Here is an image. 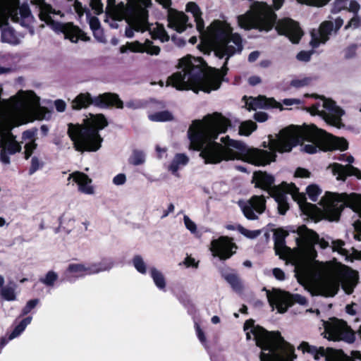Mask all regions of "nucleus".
<instances>
[{"mask_svg":"<svg viewBox=\"0 0 361 361\" xmlns=\"http://www.w3.org/2000/svg\"><path fill=\"white\" fill-rule=\"evenodd\" d=\"M75 223L76 221L75 216L70 213L63 214L60 219L61 226L68 233L75 228Z\"/></svg>","mask_w":361,"mask_h":361,"instance_id":"2f4dec72","label":"nucleus"},{"mask_svg":"<svg viewBox=\"0 0 361 361\" xmlns=\"http://www.w3.org/2000/svg\"><path fill=\"white\" fill-rule=\"evenodd\" d=\"M149 274L156 287L161 290H165L166 281L164 274L156 267H152L149 269Z\"/></svg>","mask_w":361,"mask_h":361,"instance_id":"c85d7f7f","label":"nucleus"},{"mask_svg":"<svg viewBox=\"0 0 361 361\" xmlns=\"http://www.w3.org/2000/svg\"><path fill=\"white\" fill-rule=\"evenodd\" d=\"M247 110H255L267 108H279L283 109L281 104L277 102L272 98H267L264 96L257 97H250L245 102Z\"/></svg>","mask_w":361,"mask_h":361,"instance_id":"4be33fe9","label":"nucleus"},{"mask_svg":"<svg viewBox=\"0 0 361 361\" xmlns=\"http://www.w3.org/2000/svg\"><path fill=\"white\" fill-rule=\"evenodd\" d=\"M90 6L96 14H100L104 11V6L101 0H91Z\"/></svg>","mask_w":361,"mask_h":361,"instance_id":"3c124183","label":"nucleus"},{"mask_svg":"<svg viewBox=\"0 0 361 361\" xmlns=\"http://www.w3.org/2000/svg\"><path fill=\"white\" fill-rule=\"evenodd\" d=\"M311 113L322 116L328 124L337 128H341L343 126L341 123V116L343 115V111L331 99H321L316 104L312 106Z\"/></svg>","mask_w":361,"mask_h":361,"instance_id":"ddd939ff","label":"nucleus"},{"mask_svg":"<svg viewBox=\"0 0 361 361\" xmlns=\"http://www.w3.org/2000/svg\"><path fill=\"white\" fill-rule=\"evenodd\" d=\"M257 129V124L252 121H245L240 123L238 133L243 136H249Z\"/></svg>","mask_w":361,"mask_h":361,"instance_id":"f704fd0d","label":"nucleus"},{"mask_svg":"<svg viewBox=\"0 0 361 361\" xmlns=\"http://www.w3.org/2000/svg\"><path fill=\"white\" fill-rule=\"evenodd\" d=\"M254 118L259 122H264L267 120L268 116L266 113L259 111L255 114Z\"/></svg>","mask_w":361,"mask_h":361,"instance_id":"e2e57ef3","label":"nucleus"},{"mask_svg":"<svg viewBox=\"0 0 361 361\" xmlns=\"http://www.w3.org/2000/svg\"><path fill=\"white\" fill-rule=\"evenodd\" d=\"M267 298L270 305L275 307L279 313L286 312L288 307L294 303L305 305L307 300L299 294H290L280 290H274L272 292L267 290Z\"/></svg>","mask_w":361,"mask_h":361,"instance_id":"2eb2a0df","label":"nucleus"},{"mask_svg":"<svg viewBox=\"0 0 361 361\" xmlns=\"http://www.w3.org/2000/svg\"><path fill=\"white\" fill-rule=\"evenodd\" d=\"M302 103L299 99H285L283 100V104L286 106L298 105Z\"/></svg>","mask_w":361,"mask_h":361,"instance_id":"0e129e2a","label":"nucleus"},{"mask_svg":"<svg viewBox=\"0 0 361 361\" xmlns=\"http://www.w3.org/2000/svg\"><path fill=\"white\" fill-rule=\"evenodd\" d=\"M67 272L75 277H83L87 275H91V268L90 264L80 263L70 264L67 268Z\"/></svg>","mask_w":361,"mask_h":361,"instance_id":"bb28decb","label":"nucleus"},{"mask_svg":"<svg viewBox=\"0 0 361 361\" xmlns=\"http://www.w3.org/2000/svg\"><path fill=\"white\" fill-rule=\"evenodd\" d=\"M90 25L92 30H98L99 27V22L98 19L97 18H91L90 21Z\"/></svg>","mask_w":361,"mask_h":361,"instance_id":"338daca9","label":"nucleus"},{"mask_svg":"<svg viewBox=\"0 0 361 361\" xmlns=\"http://www.w3.org/2000/svg\"><path fill=\"white\" fill-rule=\"evenodd\" d=\"M149 119L155 122H165L172 121L173 116L169 111H163L149 114Z\"/></svg>","mask_w":361,"mask_h":361,"instance_id":"72a5a7b5","label":"nucleus"},{"mask_svg":"<svg viewBox=\"0 0 361 361\" xmlns=\"http://www.w3.org/2000/svg\"><path fill=\"white\" fill-rule=\"evenodd\" d=\"M310 173L305 169L298 168L295 171V176L299 178H308Z\"/></svg>","mask_w":361,"mask_h":361,"instance_id":"bf43d9fd","label":"nucleus"},{"mask_svg":"<svg viewBox=\"0 0 361 361\" xmlns=\"http://www.w3.org/2000/svg\"><path fill=\"white\" fill-rule=\"evenodd\" d=\"M112 182L116 185H122L126 182V176L124 173L117 174L114 177Z\"/></svg>","mask_w":361,"mask_h":361,"instance_id":"13d9d810","label":"nucleus"},{"mask_svg":"<svg viewBox=\"0 0 361 361\" xmlns=\"http://www.w3.org/2000/svg\"><path fill=\"white\" fill-rule=\"evenodd\" d=\"M54 106L57 111L63 112L66 108V102L62 99H57L54 102Z\"/></svg>","mask_w":361,"mask_h":361,"instance_id":"052dcab7","label":"nucleus"},{"mask_svg":"<svg viewBox=\"0 0 361 361\" xmlns=\"http://www.w3.org/2000/svg\"><path fill=\"white\" fill-rule=\"evenodd\" d=\"M32 317H28L24 319H23L20 324L16 326V328L13 329V331L11 332V334L9 335L8 340H13L15 338L20 336L25 329L27 326L30 324L32 322Z\"/></svg>","mask_w":361,"mask_h":361,"instance_id":"c9c22d12","label":"nucleus"},{"mask_svg":"<svg viewBox=\"0 0 361 361\" xmlns=\"http://www.w3.org/2000/svg\"><path fill=\"white\" fill-rule=\"evenodd\" d=\"M297 233L299 237L296 240L297 248L294 250L286 245L287 231L278 229L274 238L276 254L294 265L298 281L308 286V290L312 295L334 297L340 285L345 293L351 294L358 281L357 272L341 264L334 266L316 261L314 245L318 244L322 248H326L329 242L319 239L316 233L305 226L298 227Z\"/></svg>","mask_w":361,"mask_h":361,"instance_id":"f03ea898","label":"nucleus"},{"mask_svg":"<svg viewBox=\"0 0 361 361\" xmlns=\"http://www.w3.org/2000/svg\"><path fill=\"white\" fill-rule=\"evenodd\" d=\"M276 15L267 4L255 3L244 15L238 16V25L244 29L257 28L269 31L274 25L277 32L284 35L293 43H298L302 35L298 24L290 18H283L276 22Z\"/></svg>","mask_w":361,"mask_h":361,"instance_id":"20e7f679","label":"nucleus"},{"mask_svg":"<svg viewBox=\"0 0 361 361\" xmlns=\"http://www.w3.org/2000/svg\"><path fill=\"white\" fill-rule=\"evenodd\" d=\"M238 230L241 234L250 239H254L260 234L259 230L250 231L241 226H238Z\"/></svg>","mask_w":361,"mask_h":361,"instance_id":"79ce46f5","label":"nucleus"},{"mask_svg":"<svg viewBox=\"0 0 361 361\" xmlns=\"http://www.w3.org/2000/svg\"><path fill=\"white\" fill-rule=\"evenodd\" d=\"M184 264L186 267H192L195 268H197L198 266V262H196L194 258H192L191 257H187L185 259Z\"/></svg>","mask_w":361,"mask_h":361,"instance_id":"69168bd1","label":"nucleus"},{"mask_svg":"<svg viewBox=\"0 0 361 361\" xmlns=\"http://www.w3.org/2000/svg\"><path fill=\"white\" fill-rule=\"evenodd\" d=\"M108 122L102 114H90L83 126L68 125V133L78 152H96L102 146V137L99 130L107 126Z\"/></svg>","mask_w":361,"mask_h":361,"instance_id":"0eeeda50","label":"nucleus"},{"mask_svg":"<svg viewBox=\"0 0 361 361\" xmlns=\"http://www.w3.org/2000/svg\"><path fill=\"white\" fill-rule=\"evenodd\" d=\"M309 79L302 78V79H295L293 80L290 82V85L295 87H302L306 86L309 84Z\"/></svg>","mask_w":361,"mask_h":361,"instance_id":"4d7b16f0","label":"nucleus"},{"mask_svg":"<svg viewBox=\"0 0 361 361\" xmlns=\"http://www.w3.org/2000/svg\"><path fill=\"white\" fill-rule=\"evenodd\" d=\"M195 330H196V333H197V336L198 339L200 340V341L202 343V344L204 347H207V339H206V336L204 335V333L201 329V328H200V325L198 324H195Z\"/></svg>","mask_w":361,"mask_h":361,"instance_id":"603ef678","label":"nucleus"},{"mask_svg":"<svg viewBox=\"0 0 361 361\" xmlns=\"http://www.w3.org/2000/svg\"><path fill=\"white\" fill-rule=\"evenodd\" d=\"M312 54V51H300L297 56L296 58L298 60L300 61H310L311 56Z\"/></svg>","mask_w":361,"mask_h":361,"instance_id":"6e6d98bb","label":"nucleus"},{"mask_svg":"<svg viewBox=\"0 0 361 361\" xmlns=\"http://www.w3.org/2000/svg\"><path fill=\"white\" fill-rule=\"evenodd\" d=\"M10 1H11V10L12 14L10 15L9 16H12V18H13L14 20L18 21L20 20V18L21 20H25V19L30 18V16H31L30 11L27 7L22 6V7L19 8L18 11H14L12 9L13 0H10Z\"/></svg>","mask_w":361,"mask_h":361,"instance_id":"473e14b6","label":"nucleus"},{"mask_svg":"<svg viewBox=\"0 0 361 361\" xmlns=\"http://www.w3.org/2000/svg\"><path fill=\"white\" fill-rule=\"evenodd\" d=\"M252 180L255 183V187L268 190L269 194L273 196L278 204V210L279 214L283 215L289 209L287 202L288 195H291L292 197L298 202L299 205L304 212H308V209L314 206L310 204L303 203L304 196L298 192V189L294 184L282 183L281 185H274V177L265 172H255Z\"/></svg>","mask_w":361,"mask_h":361,"instance_id":"6e6552de","label":"nucleus"},{"mask_svg":"<svg viewBox=\"0 0 361 361\" xmlns=\"http://www.w3.org/2000/svg\"><path fill=\"white\" fill-rule=\"evenodd\" d=\"M360 8V6L356 1L348 0V4L345 9L350 12L354 13L355 15H357V13H358Z\"/></svg>","mask_w":361,"mask_h":361,"instance_id":"864d4df0","label":"nucleus"},{"mask_svg":"<svg viewBox=\"0 0 361 361\" xmlns=\"http://www.w3.org/2000/svg\"><path fill=\"white\" fill-rule=\"evenodd\" d=\"M343 246L344 242L341 240H334L331 241V247L334 251H337L343 255H346L347 251Z\"/></svg>","mask_w":361,"mask_h":361,"instance_id":"37998d69","label":"nucleus"},{"mask_svg":"<svg viewBox=\"0 0 361 361\" xmlns=\"http://www.w3.org/2000/svg\"><path fill=\"white\" fill-rule=\"evenodd\" d=\"M223 277L235 291L240 292L243 290V286L237 274L234 273L224 274Z\"/></svg>","mask_w":361,"mask_h":361,"instance_id":"7c9ffc66","label":"nucleus"},{"mask_svg":"<svg viewBox=\"0 0 361 361\" xmlns=\"http://www.w3.org/2000/svg\"><path fill=\"white\" fill-rule=\"evenodd\" d=\"M307 193L310 200L315 202L317 200L318 195L320 194V191L317 185H312L307 188Z\"/></svg>","mask_w":361,"mask_h":361,"instance_id":"a18cd8bd","label":"nucleus"},{"mask_svg":"<svg viewBox=\"0 0 361 361\" xmlns=\"http://www.w3.org/2000/svg\"><path fill=\"white\" fill-rule=\"evenodd\" d=\"M129 50L132 52L147 53L149 55L157 56L160 53V48L153 44V42L146 39L144 43L138 41L128 42Z\"/></svg>","mask_w":361,"mask_h":361,"instance_id":"5701e85b","label":"nucleus"},{"mask_svg":"<svg viewBox=\"0 0 361 361\" xmlns=\"http://www.w3.org/2000/svg\"><path fill=\"white\" fill-rule=\"evenodd\" d=\"M39 303L38 299H33L27 301L25 306L22 310V314L26 315L33 308H35L37 305Z\"/></svg>","mask_w":361,"mask_h":361,"instance_id":"09e8293b","label":"nucleus"},{"mask_svg":"<svg viewBox=\"0 0 361 361\" xmlns=\"http://www.w3.org/2000/svg\"><path fill=\"white\" fill-rule=\"evenodd\" d=\"M233 249H236L235 243L226 236H221L211 242L210 250L212 255L221 260L230 258L235 252Z\"/></svg>","mask_w":361,"mask_h":361,"instance_id":"6ab92c4d","label":"nucleus"},{"mask_svg":"<svg viewBox=\"0 0 361 361\" xmlns=\"http://www.w3.org/2000/svg\"><path fill=\"white\" fill-rule=\"evenodd\" d=\"M183 222L185 228L192 233H195L197 232V225L188 216L184 215Z\"/></svg>","mask_w":361,"mask_h":361,"instance_id":"de8ad7c7","label":"nucleus"},{"mask_svg":"<svg viewBox=\"0 0 361 361\" xmlns=\"http://www.w3.org/2000/svg\"><path fill=\"white\" fill-rule=\"evenodd\" d=\"M361 25V18L358 15H355L345 26V30L357 29Z\"/></svg>","mask_w":361,"mask_h":361,"instance_id":"49530a36","label":"nucleus"},{"mask_svg":"<svg viewBox=\"0 0 361 361\" xmlns=\"http://www.w3.org/2000/svg\"><path fill=\"white\" fill-rule=\"evenodd\" d=\"M0 149L1 161L5 164H8L9 155L20 152L21 146L16 140V137L10 132H7L1 135Z\"/></svg>","mask_w":361,"mask_h":361,"instance_id":"aec40b11","label":"nucleus"},{"mask_svg":"<svg viewBox=\"0 0 361 361\" xmlns=\"http://www.w3.org/2000/svg\"><path fill=\"white\" fill-rule=\"evenodd\" d=\"M348 0H335L333 11L335 13L339 12L347 8Z\"/></svg>","mask_w":361,"mask_h":361,"instance_id":"8fccbe9b","label":"nucleus"},{"mask_svg":"<svg viewBox=\"0 0 361 361\" xmlns=\"http://www.w3.org/2000/svg\"><path fill=\"white\" fill-rule=\"evenodd\" d=\"M188 161L189 158L186 154L182 153L176 154L169 165L168 169L173 174L178 176V171L186 166Z\"/></svg>","mask_w":361,"mask_h":361,"instance_id":"cd10ccee","label":"nucleus"},{"mask_svg":"<svg viewBox=\"0 0 361 361\" xmlns=\"http://www.w3.org/2000/svg\"><path fill=\"white\" fill-rule=\"evenodd\" d=\"M114 266V262L111 259H104L102 261L90 264L92 274H96L99 272L106 271L112 269Z\"/></svg>","mask_w":361,"mask_h":361,"instance_id":"c756f323","label":"nucleus"},{"mask_svg":"<svg viewBox=\"0 0 361 361\" xmlns=\"http://www.w3.org/2000/svg\"><path fill=\"white\" fill-rule=\"evenodd\" d=\"M44 162L37 157L34 156L31 158L30 167L29 169V174L32 175L37 171L42 168Z\"/></svg>","mask_w":361,"mask_h":361,"instance_id":"a19ab883","label":"nucleus"},{"mask_svg":"<svg viewBox=\"0 0 361 361\" xmlns=\"http://www.w3.org/2000/svg\"><path fill=\"white\" fill-rule=\"evenodd\" d=\"M324 213L331 221L337 220L345 207L361 216V195L326 192L319 202Z\"/></svg>","mask_w":361,"mask_h":361,"instance_id":"1a4fd4ad","label":"nucleus"},{"mask_svg":"<svg viewBox=\"0 0 361 361\" xmlns=\"http://www.w3.org/2000/svg\"><path fill=\"white\" fill-rule=\"evenodd\" d=\"M37 144H35L33 141L27 143L25 146V158L27 159L31 154H32L33 151L36 149Z\"/></svg>","mask_w":361,"mask_h":361,"instance_id":"5fc2aeb1","label":"nucleus"},{"mask_svg":"<svg viewBox=\"0 0 361 361\" xmlns=\"http://www.w3.org/2000/svg\"><path fill=\"white\" fill-rule=\"evenodd\" d=\"M231 121L220 113L205 116L202 120L192 121L188 131L190 149L200 152L205 164H219L222 161L240 159L255 166H264L275 160V152H288L302 142V150L309 154L317 151L347 149L348 143L344 138L334 137L315 126L302 127L290 126L283 129L275 138H269L271 152L248 147L241 141L221 139L224 145L215 140L221 133H226Z\"/></svg>","mask_w":361,"mask_h":361,"instance_id":"f257e3e1","label":"nucleus"},{"mask_svg":"<svg viewBox=\"0 0 361 361\" xmlns=\"http://www.w3.org/2000/svg\"><path fill=\"white\" fill-rule=\"evenodd\" d=\"M15 290V284H13V286H6L1 288L0 294L1 297L6 300L13 301L16 300V294Z\"/></svg>","mask_w":361,"mask_h":361,"instance_id":"e433bc0d","label":"nucleus"},{"mask_svg":"<svg viewBox=\"0 0 361 361\" xmlns=\"http://www.w3.org/2000/svg\"><path fill=\"white\" fill-rule=\"evenodd\" d=\"M330 0H297L301 4L307 6L322 7L326 5Z\"/></svg>","mask_w":361,"mask_h":361,"instance_id":"c03bdc74","label":"nucleus"},{"mask_svg":"<svg viewBox=\"0 0 361 361\" xmlns=\"http://www.w3.org/2000/svg\"><path fill=\"white\" fill-rule=\"evenodd\" d=\"M324 331L322 333L324 338L331 341H343L351 343L355 341V333L343 320L336 318L330 319L324 323Z\"/></svg>","mask_w":361,"mask_h":361,"instance_id":"4468645a","label":"nucleus"},{"mask_svg":"<svg viewBox=\"0 0 361 361\" xmlns=\"http://www.w3.org/2000/svg\"><path fill=\"white\" fill-rule=\"evenodd\" d=\"M133 264L139 273L142 274H145L147 273V264L141 256H135L133 259Z\"/></svg>","mask_w":361,"mask_h":361,"instance_id":"4c0bfd02","label":"nucleus"},{"mask_svg":"<svg viewBox=\"0 0 361 361\" xmlns=\"http://www.w3.org/2000/svg\"><path fill=\"white\" fill-rule=\"evenodd\" d=\"M52 15H61V11H56L49 4L42 5L39 13L40 19L49 25L54 31L62 32L65 38L74 43L77 42L79 39H82L84 33L78 27L71 23H56L52 19Z\"/></svg>","mask_w":361,"mask_h":361,"instance_id":"9d476101","label":"nucleus"},{"mask_svg":"<svg viewBox=\"0 0 361 361\" xmlns=\"http://www.w3.org/2000/svg\"><path fill=\"white\" fill-rule=\"evenodd\" d=\"M238 204L245 216L250 220L257 219L266 208V200L262 195L252 196L248 200H240Z\"/></svg>","mask_w":361,"mask_h":361,"instance_id":"a211bd4d","label":"nucleus"},{"mask_svg":"<svg viewBox=\"0 0 361 361\" xmlns=\"http://www.w3.org/2000/svg\"><path fill=\"white\" fill-rule=\"evenodd\" d=\"M329 168L337 180H344L348 176H355L361 178V172L352 165L343 166L339 164H334Z\"/></svg>","mask_w":361,"mask_h":361,"instance_id":"b1692460","label":"nucleus"},{"mask_svg":"<svg viewBox=\"0 0 361 361\" xmlns=\"http://www.w3.org/2000/svg\"><path fill=\"white\" fill-rule=\"evenodd\" d=\"M303 353H308L313 355L314 360H318L324 357L326 361H355L354 359L361 360V353L359 351H352L351 356L344 354L342 350H336L323 347L317 348L310 345L308 343L303 341L298 347Z\"/></svg>","mask_w":361,"mask_h":361,"instance_id":"f8f14e48","label":"nucleus"},{"mask_svg":"<svg viewBox=\"0 0 361 361\" xmlns=\"http://www.w3.org/2000/svg\"><path fill=\"white\" fill-rule=\"evenodd\" d=\"M12 14L10 0H0V26L2 27L1 39L3 42L18 44L20 39L13 30L7 26L9 16Z\"/></svg>","mask_w":361,"mask_h":361,"instance_id":"dca6fc26","label":"nucleus"},{"mask_svg":"<svg viewBox=\"0 0 361 361\" xmlns=\"http://www.w3.org/2000/svg\"><path fill=\"white\" fill-rule=\"evenodd\" d=\"M58 279V274L54 271H49L40 281L46 286H52Z\"/></svg>","mask_w":361,"mask_h":361,"instance_id":"ea45409f","label":"nucleus"},{"mask_svg":"<svg viewBox=\"0 0 361 361\" xmlns=\"http://www.w3.org/2000/svg\"><path fill=\"white\" fill-rule=\"evenodd\" d=\"M247 340L253 339L262 349L261 361H294L297 358L295 348L285 341L279 331H267L255 321L248 319L244 324Z\"/></svg>","mask_w":361,"mask_h":361,"instance_id":"39448f33","label":"nucleus"},{"mask_svg":"<svg viewBox=\"0 0 361 361\" xmlns=\"http://www.w3.org/2000/svg\"><path fill=\"white\" fill-rule=\"evenodd\" d=\"M147 27L143 30H133V33L135 32H144L147 30L149 31L152 35V38L158 39L162 42H165L169 41V36L166 33L164 27L162 25L157 24L155 26L153 25H150L148 22V16H147Z\"/></svg>","mask_w":361,"mask_h":361,"instance_id":"a878e982","label":"nucleus"},{"mask_svg":"<svg viewBox=\"0 0 361 361\" xmlns=\"http://www.w3.org/2000/svg\"><path fill=\"white\" fill-rule=\"evenodd\" d=\"M169 26L178 32H183L187 26L188 17L182 12L170 11L168 17Z\"/></svg>","mask_w":361,"mask_h":361,"instance_id":"393cba45","label":"nucleus"},{"mask_svg":"<svg viewBox=\"0 0 361 361\" xmlns=\"http://www.w3.org/2000/svg\"><path fill=\"white\" fill-rule=\"evenodd\" d=\"M186 11L192 14L200 36L212 46V49L204 47L202 51L204 54L213 51L216 57L226 60L221 69L210 68L206 72L207 66L202 59L188 55L179 60L180 71L170 76L167 83L178 90H192L197 92L201 90L209 93L220 87L228 71V59L243 49L242 39L238 34L233 33L232 27L226 20H216L204 30L202 12L195 3H188Z\"/></svg>","mask_w":361,"mask_h":361,"instance_id":"7ed1b4c3","label":"nucleus"},{"mask_svg":"<svg viewBox=\"0 0 361 361\" xmlns=\"http://www.w3.org/2000/svg\"><path fill=\"white\" fill-rule=\"evenodd\" d=\"M343 24V20L338 18L335 22L324 21L318 30H313L311 32L312 39L310 42L313 47H317L320 44H324L329 38L333 31H337Z\"/></svg>","mask_w":361,"mask_h":361,"instance_id":"f3484780","label":"nucleus"},{"mask_svg":"<svg viewBox=\"0 0 361 361\" xmlns=\"http://www.w3.org/2000/svg\"><path fill=\"white\" fill-rule=\"evenodd\" d=\"M260 52L258 51H254L251 52L248 56V61L250 62H254L259 57Z\"/></svg>","mask_w":361,"mask_h":361,"instance_id":"774afa93","label":"nucleus"},{"mask_svg":"<svg viewBox=\"0 0 361 361\" xmlns=\"http://www.w3.org/2000/svg\"><path fill=\"white\" fill-rule=\"evenodd\" d=\"M90 104L100 108H107L115 106L118 109L123 107V102L118 96L112 93H104L92 98L90 93L79 94L71 102V107L80 110L88 107Z\"/></svg>","mask_w":361,"mask_h":361,"instance_id":"9b49d317","label":"nucleus"},{"mask_svg":"<svg viewBox=\"0 0 361 361\" xmlns=\"http://www.w3.org/2000/svg\"><path fill=\"white\" fill-rule=\"evenodd\" d=\"M273 274L274 277L278 280L283 281L285 279V274L279 268H274L273 269Z\"/></svg>","mask_w":361,"mask_h":361,"instance_id":"680f3d73","label":"nucleus"},{"mask_svg":"<svg viewBox=\"0 0 361 361\" xmlns=\"http://www.w3.org/2000/svg\"><path fill=\"white\" fill-rule=\"evenodd\" d=\"M73 179L78 185L80 192L92 195L94 194V188L92 185V180L85 173L80 171H75L71 173L68 180Z\"/></svg>","mask_w":361,"mask_h":361,"instance_id":"412c9836","label":"nucleus"},{"mask_svg":"<svg viewBox=\"0 0 361 361\" xmlns=\"http://www.w3.org/2000/svg\"><path fill=\"white\" fill-rule=\"evenodd\" d=\"M129 161L135 166L140 165L145 161V155L142 151L135 150L133 151Z\"/></svg>","mask_w":361,"mask_h":361,"instance_id":"58836bf2","label":"nucleus"},{"mask_svg":"<svg viewBox=\"0 0 361 361\" xmlns=\"http://www.w3.org/2000/svg\"><path fill=\"white\" fill-rule=\"evenodd\" d=\"M164 8H168L171 0H156ZM116 0H107L106 13L114 19H125L128 26L125 35L128 38L133 37V30H143L147 27V8L152 5L151 0H128L127 4H116Z\"/></svg>","mask_w":361,"mask_h":361,"instance_id":"423d86ee","label":"nucleus"}]
</instances>
